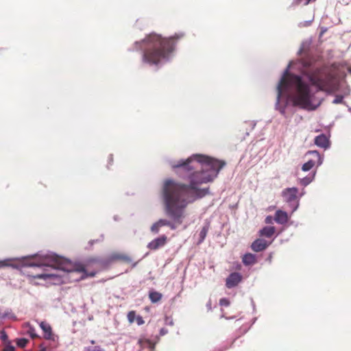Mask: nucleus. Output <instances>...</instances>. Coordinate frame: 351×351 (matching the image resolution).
Segmentation results:
<instances>
[{
    "label": "nucleus",
    "mask_w": 351,
    "mask_h": 351,
    "mask_svg": "<svg viewBox=\"0 0 351 351\" xmlns=\"http://www.w3.org/2000/svg\"><path fill=\"white\" fill-rule=\"evenodd\" d=\"M226 164L223 160L195 154L173 165V168H181L183 171L189 173V184L178 182L172 179H167L163 182L162 195L165 210L172 221L160 219L158 220L160 226L175 230L178 226L181 225L186 216L185 209L187 206L209 193L208 187L200 189L198 185L213 182Z\"/></svg>",
    "instance_id": "f257e3e1"
},
{
    "label": "nucleus",
    "mask_w": 351,
    "mask_h": 351,
    "mask_svg": "<svg viewBox=\"0 0 351 351\" xmlns=\"http://www.w3.org/2000/svg\"><path fill=\"white\" fill-rule=\"evenodd\" d=\"M178 36L162 38L160 35L152 33L141 41L134 44L136 49L143 51L142 61L149 65H158L167 61L173 51L175 39Z\"/></svg>",
    "instance_id": "f03ea898"
},
{
    "label": "nucleus",
    "mask_w": 351,
    "mask_h": 351,
    "mask_svg": "<svg viewBox=\"0 0 351 351\" xmlns=\"http://www.w3.org/2000/svg\"><path fill=\"white\" fill-rule=\"evenodd\" d=\"M289 88L293 89L291 100L294 106H299L306 110H315V106L311 104L312 95L309 85L304 82L300 76L285 71L277 86L278 98Z\"/></svg>",
    "instance_id": "7ed1b4c3"
},
{
    "label": "nucleus",
    "mask_w": 351,
    "mask_h": 351,
    "mask_svg": "<svg viewBox=\"0 0 351 351\" xmlns=\"http://www.w3.org/2000/svg\"><path fill=\"white\" fill-rule=\"evenodd\" d=\"M46 261L47 263H43L42 265L51 266L55 269L62 270L71 274H81V279H83L87 276H94L96 274L95 272H91L88 274L83 265L73 264L67 259L57 255L49 256L47 257Z\"/></svg>",
    "instance_id": "20e7f679"
},
{
    "label": "nucleus",
    "mask_w": 351,
    "mask_h": 351,
    "mask_svg": "<svg viewBox=\"0 0 351 351\" xmlns=\"http://www.w3.org/2000/svg\"><path fill=\"white\" fill-rule=\"evenodd\" d=\"M319 70L308 73L307 76L311 84L317 88L319 90H325L328 87V82L326 79L319 76Z\"/></svg>",
    "instance_id": "39448f33"
},
{
    "label": "nucleus",
    "mask_w": 351,
    "mask_h": 351,
    "mask_svg": "<svg viewBox=\"0 0 351 351\" xmlns=\"http://www.w3.org/2000/svg\"><path fill=\"white\" fill-rule=\"evenodd\" d=\"M308 154L313 155L315 159L309 160L302 165V169L304 171L311 170L316 163H317V165H320L322 163L320 155L318 152L311 151L309 152Z\"/></svg>",
    "instance_id": "423d86ee"
},
{
    "label": "nucleus",
    "mask_w": 351,
    "mask_h": 351,
    "mask_svg": "<svg viewBox=\"0 0 351 351\" xmlns=\"http://www.w3.org/2000/svg\"><path fill=\"white\" fill-rule=\"evenodd\" d=\"M167 240V237L163 234L149 242L147 247L150 250H156L158 248L165 246Z\"/></svg>",
    "instance_id": "0eeeda50"
},
{
    "label": "nucleus",
    "mask_w": 351,
    "mask_h": 351,
    "mask_svg": "<svg viewBox=\"0 0 351 351\" xmlns=\"http://www.w3.org/2000/svg\"><path fill=\"white\" fill-rule=\"evenodd\" d=\"M242 280V276L238 272L230 274L226 280V286L228 289L233 288L239 285Z\"/></svg>",
    "instance_id": "6e6552de"
},
{
    "label": "nucleus",
    "mask_w": 351,
    "mask_h": 351,
    "mask_svg": "<svg viewBox=\"0 0 351 351\" xmlns=\"http://www.w3.org/2000/svg\"><path fill=\"white\" fill-rule=\"evenodd\" d=\"M269 243L263 239H256L251 245V248L254 252H259L265 250Z\"/></svg>",
    "instance_id": "1a4fd4ad"
},
{
    "label": "nucleus",
    "mask_w": 351,
    "mask_h": 351,
    "mask_svg": "<svg viewBox=\"0 0 351 351\" xmlns=\"http://www.w3.org/2000/svg\"><path fill=\"white\" fill-rule=\"evenodd\" d=\"M138 345L140 350L147 349V351H154L155 349V343L152 341L145 338H141L138 341Z\"/></svg>",
    "instance_id": "9d476101"
},
{
    "label": "nucleus",
    "mask_w": 351,
    "mask_h": 351,
    "mask_svg": "<svg viewBox=\"0 0 351 351\" xmlns=\"http://www.w3.org/2000/svg\"><path fill=\"white\" fill-rule=\"evenodd\" d=\"M110 261H121L126 263H130L132 262V258L126 254L114 252L112 253L110 256Z\"/></svg>",
    "instance_id": "9b49d317"
},
{
    "label": "nucleus",
    "mask_w": 351,
    "mask_h": 351,
    "mask_svg": "<svg viewBox=\"0 0 351 351\" xmlns=\"http://www.w3.org/2000/svg\"><path fill=\"white\" fill-rule=\"evenodd\" d=\"M40 327L44 332V337L47 340H54V336L52 332V328L51 326L45 322H41L40 323Z\"/></svg>",
    "instance_id": "f8f14e48"
},
{
    "label": "nucleus",
    "mask_w": 351,
    "mask_h": 351,
    "mask_svg": "<svg viewBox=\"0 0 351 351\" xmlns=\"http://www.w3.org/2000/svg\"><path fill=\"white\" fill-rule=\"evenodd\" d=\"M298 190L297 188H287L283 191L282 195L287 202L294 201L297 197Z\"/></svg>",
    "instance_id": "ddd939ff"
},
{
    "label": "nucleus",
    "mask_w": 351,
    "mask_h": 351,
    "mask_svg": "<svg viewBox=\"0 0 351 351\" xmlns=\"http://www.w3.org/2000/svg\"><path fill=\"white\" fill-rule=\"evenodd\" d=\"M274 220L279 224H285L288 221L289 217L286 212L278 210L275 213Z\"/></svg>",
    "instance_id": "4468645a"
},
{
    "label": "nucleus",
    "mask_w": 351,
    "mask_h": 351,
    "mask_svg": "<svg viewBox=\"0 0 351 351\" xmlns=\"http://www.w3.org/2000/svg\"><path fill=\"white\" fill-rule=\"evenodd\" d=\"M315 144L326 149L329 147V140L325 134H320L315 138Z\"/></svg>",
    "instance_id": "2eb2a0df"
},
{
    "label": "nucleus",
    "mask_w": 351,
    "mask_h": 351,
    "mask_svg": "<svg viewBox=\"0 0 351 351\" xmlns=\"http://www.w3.org/2000/svg\"><path fill=\"white\" fill-rule=\"evenodd\" d=\"M275 231L276 229L274 226H266L259 231V235L270 238L274 234Z\"/></svg>",
    "instance_id": "dca6fc26"
},
{
    "label": "nucleus",
    "mask_w": 351,
    "mask_h": 351,
    "mask_svg": "<svg viewBox=\"0 0 351 351\" xmlns=\"http://www.w3.org/2000/svg\"><path fill=\"white\" fill-rule=\"evenodd\" d=\"M242 261L245 265H252L256 263V256L251 253L245 254Z\"/></svg>",
    "instance_id": "f3484780"
},
{
    "label": "nucleus",
    "mask_w": 351,
    "mask_h": 351,
    "mask_svg": "<svg viewBox=\"0 0 351 351\" xmlns=\"http://www.w3.org/2000/svg\"><path fill=\"white\" fill-rule=\"evenodd\" d=\"M162 298V293L156 291H151L149 293V298L151 300L152 303H156L161 300Z\"/></svg>",
    "instance_id": "a211bd4d"
},
{
    "label": "nucleus",
    "mask_w": 351,
    "mask_h": 351,
    "mask_svg": "<svg viewBox=\"0 0 351 351\" xmlns=\"http://www.w3.org/2000/svg\"><path fill=\"white\" fill-rule=\"evenodd\" d=\"M32 276H33L34 278L46 280V279L53 278L57 277L58 275L55 274H46V273H43V274H36V275Z\"/></svg>",
    "instance_id": "6ab92c4d"
},
{
    "label": "nucleus",
    "mask_w": 351,
    "mask_h": 351,
    "mask_svg": "<svg viewBox=\"0 0 351 351\" xmlns=\"http://www.w3.org/2000/svg\"><path fill=\"white\" fill-rule=\"evenodd\" d=\"M208 226H204L200 232H199V240L198 241V243H201L204 241V240L205 239L206 235H207V233H208Z\"/></svg>",
    "instance_id": "aec40b11"
},
{
    "label": "nucleus",
    "mask_w": 351,
    "mask_h": 351,
    "mask_svg": "<svg viewBox=\"0 0 351 351\" xmlns=\"http://www.w3.org/2000/svg\"><path fill=\"white\" fill-rule=\"evenodd\" d=\"M162 226H160V223L158 221L156 223H153V225L151 226L150 230L153 233L157 234L159 232L160 228Z\"/></svg>",
    "instance_id": "412c9836"
},
{
    "label": "nucleus",
    "mask_w": 351,
    "mask_h": 351,
    "mask_svg": "<svg viewBox=\"0 0 351 351\" xmlns=\"http://www.w3.org/2000/svg\"><path fill=\"white\" fill-rule=\"evenodd\" d=\"M127 317H128V322L132 324L134 322V320L136 319V312L134 311H130L128 312V315H127Z\"/></svg>",
    "instance_id": "4be33fe9"
},
{
    "label": "nucleus",
    "mask_w": 351,
    "mask_h": 351,
    "mask_svg": "<svg viewBox=\"0 0 351 351\" xmlns=\"http://www.w3.org/2000/svg\"><path fill=\"white\" fill-rule=\"evenodd\" d=\"M28 326H29V329L27 330V332L29 335V336L32 339H36V338L38 337V335L36 333L35 328L33 326H30L29 324H28Z\"/></svg>",
    "instance_id": "5701e85b"
},
{
    "label": "nucleus",
    "mask_w": 351,
    "mask_h": 351,
    "mask_svg": "<svg viewBox=\"0 0 351 351\" xmlns=\"http://www.w3.org/2000/svg\"><path fill=\"white\" fill-rule=\"evenodd\" d=\"M28 343V340L25 338L18 339L16 344L19 348H25Z\"/></svg>",
    "instance_id": "b1692460"
},
{
    "label": "nucleus",
    "mask_w": 351,
    "mask_h": 351,
    "mask_svg": "<svg viewBox=\"0 0 351 351\" xmlns=\"http://www.w3.org/2000/svg\"><path fill=\"white\" fill-rule=\"evenodd\" d=\"M84 351H105L100 346H95V347H86L84 348Z\"/></svg>",
    "instance_id": "393cba45"
},
{
    "label": "nucleus",
    "mask_w": 351,
    "mask_h": 351,
    "mask_svg": "<svg viewBox=\"0 0 351 351\" xmlns=\"http://www.w3.org/2000/svg\"><path fill=\"white\" fill-rule=\"evenodd\" d=\"M230 302L227 298H221L219 300V304L222 306H228Z\"/></svg>",
    "instance_id": "a878e982"
},
{
    "label": "nucleus",
    "mask_w": 351,
    "mask_h": 351,
    "mask_svg": "<svg viewBox=\"0 0 351 351\" xmlns=\"http://www.w3.org/2000/svg\"><path fill=\"white\" fill-rule=\"evenodd\" d=\"M3 351H15V348L10 344V342L8 341L3 349Z\"/></svg>",
    "instance_id": "bb28decb"
},
{
    "label": "nucleus",
    "mask_w": 351,
    "mask_h": 351,
    "mask_svg": "<svg viewBox=\"0 0 351 351\" xmlns=\"http://www.w3.org/2000/svg\"><path fill=\"white\" fill-rule=\"evenodd\" d=\"M8 266H13L12 264L10 263L9 260L0 261V267H5Z\"/></svg>",
    "instance_id": "cd10ccee"
},
{
    "label": "nucleus",
    "mask_w": 351,
    "mask_h": 351,
    "mask_svg": "<svg viewBox=\"0 0 351 351\" xmlns=\"http://www.w3.org/2000/svg\"><path fill=\"white\" fill-rule=\"evenodd\" d=\"M8 266H13L12 264L10 263L9 260L0 261V267H5Z\"/></svg>",
    "instance_id": "c85d7f7f"
},
{
    "label": "nucleus",
    "mask_w": 351,
    "mask_h": 351,
    "mask_svg": "<svg viewBox=\"0 0 351 351\" xmlns=\"http://www.w3.org/2000/svg\"><path fill=\"white\" fill-rule=\"evenodd\" d=\"M311 0H294V3L296 4V5H306L307 4H308V3L310 2Z\"/></svg>",
    "instance_id": "c756f323"
},
{
    "label": "nucleus",
    "mask_w": 351,
    "mask_h": 351,
    "mask_svg": "<svg viewBox=\"0 0 351 351\" xmlns=\"http://www.w3.org/2000/svg\"><path fill=\"white\" fill-rule=\"evenodd\" d=\"M343 97L341 96V95H337L335 98V99L333 100V104H341L343 102Z\"/></svg>",
    "instance_id": "7c9ffc66"
},
{
    "label": "nucleus",
    "mask_w": 351,
    "mask_h": 351,
    "mask_svg": "<svg viewBox=\"0 0 351 351\" xmlns=\"http://www.w3.org/2000/svg\"><path fill=\"white\" fill-rule=\"evenodd\" d=\"M312 181L311 178H304L301 180V184L304 186L308 185Z\"/></svg>",
    "instance_id": "2f4dec72"
},
{
    "label": "nucleus",
    "mask_w": 351,
    "mask_h": 351,
    "mask_svg": "<svg viewBox=\"0 0 351 351\" xmlns=\"http://www.w3.org/2000/svg\"><path fill=\"white\" fill-rule=\"evenodd\" d=\"M135 320L136 321V323L138 326L143 325L145 323V321H144L143 317H141V315L136 316Z\"/></svg>",
    "instance_id": "473e14b6"
},
{
    "label": "nucleus",
    "mask_w": 351,
    "mask_h": 351,
    "mask_svg": "<svg viewBox=\"0 0 351 351\" xmlns=\"http://www.w3.org/2000/svg\"><path fill=\"white\" fill-rule=\"evenodd\" d=\"M1 339L5 343H8V342L9 341H8V337L7 335V334L3 331L1 332Z\"/></svg>",
    "instance_id": "72a5a7b5"
},
{
    "label": "nucleus",
    "mask_w": 351,
    "mask_h": 351,
    "mask_svg": "<svg viewBox=\"0 0 351 351\" xmlns=\"http://www.w3.org/2000/svg\"><path fill=\"white\" fill-rule=\"evenodd\" d=\"M274 220V219L271 217V216H267L265 219V222L267 224H271L273 223V221Z\"/></svg>",
    "instance_id": "f704fd0d"
},
{
    "label": "nucleus",
    "mask_w": 351,
    "mask_h": 351,
    "mask_svg": "<svg viewBox=\"0 0 351 351\" xmlns=\"http://www.w3.org/2000/svg\"><path fill=\"white\" fill-rule=\"evenodd\" d=\"M27 265L28 266H30V267H34V266H40V265L39 264H36L32 261H28L27 263H26Z\"/></svg>",
    "instance_id": "c9c22d12"
},
{
    "label": "nucleus",
    "mask_w": 351,
    "mask_h": 351,
    "mask_svg": "<svg viewBox=\"0 0 351 351\" xmlns=\"http://www.w3.org/2000/svg\"><path fill=\"white\" fill-rule=\"evenodd\" d=\"M167 332H168V331H167V329H165V328H161V329H160V335H162H162H166V334L167 333Z\"/></svg>",
    "instance_id": "e433bc0d"
},
{
    "label": "nucleus",
    "mask_w": 351,
    "mask_h": 351,
    "mask_svg": "<svg viewBox=\"0 0 351 351\" xmlns=\"http://www.w3.org/2000/svg\"><path fill=\"white\" fill-rule=\"evenodd\" d=\"M348 70V72H349V73H350V75H351V66H350V67H349Z\"/></svg>",
    "instance_id": "4c0bfd02"
},
{
    "label": "nucleus",
    "mask_w": 351,
    "mask_h": 351,
    "mask_svg": "<svg viewBox=\"0 0 351 351\" xmlns=\"http://www.w3.org/2000/svg\"><path fill=\"white\" fill-rule=\"evenodd\" d=\"M137 265V262L134 263L132 265L133 267H134Z\"/></svg>",
    "instance_id": "58836bf2"
},
{
    "label": "nucleus",
    "mask_w": 351,
    "mask_h": 351,
    "mask_svg": "<svg viewBox=\"0 0 351 351\" xmlns=\"http://www.w3.org/2000/svg\"><path fill=\"white\" fill-rule=\"evenodd\" d=\"M90 343H91L92 344H95V341L94 340H92V341H90Z\"/></svg>",
    "instance_id": "ea45409f"
}]
</instances>
